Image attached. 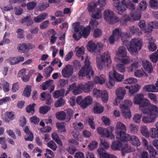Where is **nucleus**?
Here are the masks:
<instances>
[{"label":"nucleus","instance_id":"obj_49","mask_svg":"<svg viewBox=\"0 0 158 158\" xmlns=\"http://www.w3.org/2000/svg\"><path fill=\"white\" fill-rule=\"evenodd\" d=\"M35 106V104L33 103L32 105L30 104L27 106L26 108L27 112L28 113H31L33 114L35 111L34 108Z\"/></svg>","mask_w":158,"mask_h":158},{"label":"nucleus","instance_id":"obj_39","mask_svg":"<svg viewBox=\"0 0 158 158\" xmlns=\"http://www.w3.org/2000/svg\"><path fill=\"white\" fill-rule=\"evenodd\" d=\"M15 118L14 114L13 112L12 111L6 113V116L5 118V122L9 123L10 120H12Z\"/></svg>","mask_w":158,"mask_h":158},{"label":"nucleus","instance_id":"obj_46","mask_svg":"<svg viewBox=\"0 0 158 158\" xmlns=\"http://www.w3.org/2000/svg\"><path fill=\"white\" fill-rule=\"evenodd\" d=\"M50 109V107L49 106H43L40 107L39 112L41 114H44L47 113Z\"/></svg>","mask_w":158,"mask_h":158},{"label":"nucleus","instance_id":"obj_44","mask_svg":"<svg viewBox=\"0 0 158 158\" xmlns=\"http://www.w3.org/2000/svg\"><path fill=\"white\" fill-rule=\"evenodd\" d=\"M117 70L120 73L124 72L126 71V66L123 64L118 63L116 66Z\"/></svg>","mask_w":158,"mask_h":158},{"label":"nucleus","instance_id":"obj_56","mask_svg":"<svg viewBox=\"0 0 158 158\" xmlns=\"http://www.w3.org/2000/svg\"><path fill=\"white\" fill-rule=\"evenodd\" d=\"M151 130L152 131L151 137L154 138H158V129L157 128H152Z\"/></svg>","mask_w":158,"mask_h":158},{"label":"nucleus","instance_id":"obj_51","mask_svg":"<svg viewBox=\"0 0 158 158\" xmlns=\"http://www.w3.org/2000/svg\"><path fill=\"white\" fill-rule=\"evenodd\" d=\"M97 152L100 156V158H104L105 157L107 153L105 152V151L103 148H100L97 150Z\"/></svg>","mask_w":158,"mask_h":158},{"label":"nucleus","instance_id":"obj_58","mask_svg":"<svg viewBox=\"0 0 158 158\" xmlns=\"http://www.w3.org/2000/svg\"><path fill=\"white\" fill-rule=\"evenodd\" d=\"M98 23L96 20L91 19L89 23V25L93 29L96 28L98 25Z\"/></svg>","mask_w":158,"mask_h":158},{"label":"nucleus","instance_id":"obj_12","mask_svg":"<svg viewBox=\"0 0 158 158\" xmlns=\"http://www.w3.org/2000/svg\"><path fill=\"white\" fill-rule=\"evenodd\" d=\"M73 70V69L70 65H66L62 71V76L65 77H69L72 75Z\"/></svg>","mask_w":158,"mask_h":158},{"label":"nucleus","instance_id":"obj_48","mask_svg":"<svg viewBox=\"0 0 158 158\" xmlns=\"http://www.w3.org/2000/svg\"><path fill=\"white\" fill-rule=\"evenodd\" d=\"M66 120L67 121H69L71 119L73 113V110L70 109H68L66 111Z\"/></svg>","mask_w":158,"mask_h":158},{"label":"nucleus","instance_id":"obj_30","mask_svg":"<svg viewBox=\"0 0 158 158\" xmlns=\"http://www.w3.org/2000/svg\"><path fill=\"white\" fill-rule=\"evenodd\" d=\"M66 113L64 111L57 112L56 114V118L60 121L66 120Z\"/></svg>","mask_w":158,"mask_h":158},{"label":"nucleus","instance_id":"obj_1","mask_svg":"<svg viewBox=\"0 0 158 158\" xmlns=\"http://www.w3.org/2000/svg\"><path fill=\"white\" fill-rule=\"evenodd\" d=\"M140 110L147 115L156 118L158 116V107L154 105H150L149 101H146L140 106Z\"/></svg>","mask_w":158,"mask_h":158},{"label":"nucleus","instance_id":"obj_5","mask_svg":"<svg viewBox=\"0 0 158 158\" xmlns=\"http://www.w3.org/2000/svg\"><path fill=\"white\" fill-rule=\"evenodd\" d=\"M132 102L131 101L126 100L124 101L123 104L120 106L123 114L126 119H130L131 117V112L129 108L132 106Z\"/></svg>","mask_w":158,"mask_h":158},{"label":"nucleus","instance_id":"obj_29","mask_svg":"<svg viewBox=\"0 0 158 158\" xmlns=\"http://www.w3.org/2000/svg\"><path fill=\"white\" fill-rule=\"evenodd\" d=\"M127 50L125 47H120L118 49L117 55L121 57H125L127 56Z\"/></svg>","mask_w":158,"mask_h":158},{"label":"nucleus","instance_id":"obj_45","mask_svg":"<svg viewBox=\"0 0 158 158\" xmlns=\"http://www.w3.org/2000/svg\"><path fill=\"white\" fill-rule=\"evenodd\" d=\"M48 147L54 151H56L57 148L55 143L53 140H51L47 143Z\"/></svg>","mask_w":158,"mask_h":158},{"label":"nucleus","instance_id":"obj_6","mask_svg":"<svg viewBox=\"0 0 158 158\" xmlns=\"http://www.w3.org/2000/svg\"><path fill=\"white\" fill-rule=\"evenodd\" d=\"M104 19L108 23L113 24L117 23L118 17L115 15L114 13L110 10H106L104 12Z\"/></svg>","mask_w":158,"mask_h":158},{"label":"nucleus","instance_id":"obj_63","mask_svg":"<svg viewBox=\"0 0 158 158\" xmlns=\"http://www.w3.org/2000/svg\"><path fill=\"white\" fill-rule=\"evenodd\" d=\"M102 91L96 89H94L93 90V94L94 97L98 98L101 97Z\"/></svg>","mask_w":158,"mask_h":158},{"label":"nucleus","instance_id":"obj_16","mask_svg":"<svg viewBox=\"0 0 158 158\" xmlns=\"http://www.w3.org/2000/svg\"><path fill=\"white\" fill-rule=\"evenodd\" d=\"M40 96L42 98L41 99V100L43 101L46 99L45 103L47 105H50L53 102L52 99H51V94L48 93L43 92L41 93Z\"/></svg>","mask_w":158,"mask_h":158},{"label":"nucleus","instance_id":"obj_37","mask_svg":"<svg viewBox=\"0 0 158 158\" xmlns=\"http://www.w3.org/2000/svg\"><path fill=\"white\" fill-rule=\"evenodd\" d=\"M83 90L82 84L76 86V88L73 90V93L75 95L81 93Z\"/></svg>","mask_w":158,"mask_h":158},{"label":"nucleus","instance_id":"obj_35","mask_svg":"<svg viewBox=\"0 0 158 158\" xmlns=\"http://www.w3.org/2000/svg\"><path fill=\"white\" fill-rule=\"evenodd\" d=\"M85 48L83 47L81 48L76 47L75 49V51H76V55L78 57H83V55H84L85 52Z\"/></svg>","mask_w":158,"mask_h":158},{"label":"nucleus","instance_id":"obj_61","mask_svg":"<svg viewBox=\"0 0 158 158\" xmlns=\"http://www.w3.org/2000/svg\"><path fill=\"white\" fill-rule=\"evenodd\" d=\"M102 31L99 28H96L94 32V35L95 38L100 37L102 35Z\"/></svg>","mask_w":158,"mask_h":158},{"label":"nucleus","instance_id":"obj_59","mask_svg":"<svg viewBox=\"0 0 158 158\" xmlns=\"http://www.w3.org/2000/svg\"><path fill=\"white\" fill-rule=\"evenodd\" d=\"M98 143L96 141H93L90 143L88 145L89 148L91 150H94L95 148H96L98 146Z\"/></svg>","mask_w":158,"mask_h":158},{"label":"nucleus","instance_id":"obj_52","mask_svg":"<svg viewBox=\"0 0 158 158\" xmlns=\"http://www.w3.org/2000/svg\"><path fill=\"white\" fill-rule=\"evenodd\" d=\"M137 80L133 77H130L125 79L124 82L123 83L125 84H129L130 85L131 84H133L137 82Z\"/></svg>","mask_w":158,"mask_h":158},{"label":"nucleus","instance_id":"obj_43","mask_svg":"<svg viewBox=\"0 0 158 158\" xmlns=\"http://www.w3.org/2000/svg\"><path fill=\"white\" fill-rule=\"evenodd\" d=\"M65 101L62 98H59L55 102L54 106L56 107H61L64 104Z\"/></svg>","mask_w":158,"mask_h":158},{"label":"nucleus","instance_id":"obj_22","mask_svg":"<svg viewBox=\"0 0 158 158\" xmlns=\"http://www.w3.org/2000/svg\"><path fill=\"white\" fill-rule=\"evenodd\" d=\"M115 134L117 135L121 132L126 131V127L125 125L120 122H118L116 126Z\"/></svg>","mask_w":158,"mask_h":158},{"label":"nucleus","instance_id":"obj_60","mask_svg":"<svg viewBox=\"0 0 158 158\" xmlns=\"http://www.w3.org/2000/svg\"><path fill=\"white\" fill-rule=\"evenodd\" d=\"M73 37L76 40H78L82 37V33L81 31H79L78 32H75L73 33Z\"/></svg>","mask_w":158,"mask_h":158},{"label":"nucleus","instance_id":"obj_11","mask_svg":"<svg viewBox=\"0 0 158 158\" xmlns=\"http://www.w3.org/2000/svg\"><path fill=\"white\" fill-rule=\"evenodd\" d=\"M142 144L145 148H147L150 154L151 157H154L155 156L156 154L155 150L152 146L148 145V142L146 139L145 138L142 139Z\"/></svg>","mask_w":158,"mask_h":158},{"label":"nucleus","instance_id":"obj_15","mask_svg":"<svg viewBox=\"0 0 158 158\" xmlns=\"http://www.w3.org/2000/svg\"><path fill=\"white\" fill-rule=\"evenodd\" d=\"M116 138L120 140L122 142H127L129 141L130 139V136L127 133H126L125 131L123 132L116 135Z\"/></svg>","mask_w":158,"mask_h":158},{"label":"nucleus","instance_id":"obj_40","mask_svg":"<svg viewBox=\"0 0 158 158\" xmlns=\"http://www.w3.org/2000/svg\"><path fill=\"white\" fill-rule=\"evenodd\" d=\"M140 131L143 136L146 137H149L148 131L147 127L145 126H142L141 127Z\"/></svg>","mask_w":158,"mask_h":158},{"label":"nucleus","instance_id":"obj_50","mask_svg":"<svg viewBox=\"0 0 158 158\" xmlns=\"http://www.w3.org/2000/svg\"><path fill=\"white\" fill-rule=\"evenodd\" d=\"M37 3L33 1L28 3L26 6L27 9L29 10H31L34 9Z\"/></svg>","mask_w":158,"mask_h":158},{"label":"nucleus","instance_id":"obj_9","mask_svg":"<svg viewBox=\"0 0 158 158\" xmlns=\"http://www.w3.org/2000/svg\"><path fill=\"white\" fill-rule=\"evenodd\" d=\"M113 0L114 1L113 4V6L118 11L123 12L127 8L126 0H122L121 2L119 0Z\"/></svg>","mask_w":158,"mask_h":158},{"label":"nucleus","instance_id":"obj_4","mask_svg":"<svg viewBox=\"0 0 158 158\" xmlns=\"http://www.w3.org/2000/svg\"><path fill=\"white\" fill-rule=\"evenodd\" d=\"M97 6V4L94 2H90L88 5L87 9L90 14H91L92 17L98 19L101 17L102 13L101 10L98 8L95 10Z\"/></svg>","mask_w":158,"mask_h":158},{"label":"nucleus","instance_id":"obj_26","mask_svg":"<svg viewBox=\"0 0 158 158\" xmlns=\"http://www.w3.org/2000/svg\"><path fill=\"white\" fill-rule=\"evenodd\" d=\"M122 144L119 141H113L111 145V148L114 150H121Z\"/></svg>","mask_w":158,"mask_h":158},{"label":"nucleus","instance_id":"obj_32","mask_svg":"<svg viewBox=\"0 0 158 158\" xmlns=\"http://www.w3.org/2000/svg\"><path fill=\"white\" fill-rule=\"evenodd\" d=\"M129 141L133 145L135 146H138L140 145V143L138 138L135 136H130Z\"/></svg>","mask_w":158,"mask_h":158},{"label":"nucleus","instance_id":"obj_33","mask_svg":"<svg viewBox=\"0 0 158 158\" xmlns=\"http://www.w3.org/2000/svg\"><path fill=\"white\" fill-rule=\"evenodd\" d=\"M17 49L19 52L21 53H25L29 52V49L27 47V44L25 43L20 45Z\"/></svg>","mask_w":158,"mask_h":158},{"label":"nucleus","instance_id":"obj_55","mask_svg":"<svg viewBox=\"0 0 158 158\" xmlns=\"http://www.w3.org/2000/svg\"><path fill=\"white\" fill-rule=\"evenodd\" d=\"M149 5L151 7L154 9H158V2L156 0H150Z\"/></svg>","mask_w":158,"mask_h":158},{"label":"nucleus","instance_id":"obj_3","mask_svg":"<svg viewBox=\"0 0 158 158\" xmlns=\"http://www.w3.org/2000/svg\"><path fill=\"white\" fill-rule=\"evenodd\" d=\"M90 64L88 57H87L85 59L84 65L81 67L78 72V74L79 76H87V78L88 79H90L91 77H94V72L92 70Z\"/></svg>","mask_w":158,"mask_h":158},{"label":"nucleus","instance_id":"obj_7","mask_svg":"<svg viewBox=\"0 0 158 158\" xmlns=\"http://www.w3.org/2000/svg\"><path fill=\"white\" fill-rule=\"evenodd\" d=\"M92 101V98L90 96L86 97L84 99H82V97L79 96L76 99L77 103L84 109L87 106L91 104Z\"/></svg>","mask_w":158,"mask_h":158},{"label":"nucleus","instance_id":"obj_27","mask_svg":"<svg viewBox=\"0 0 158 158\" xmlns=\"http://www.w3.org/2000/svg\"><path fill=\"white\" fill-rule=\"evenodd\" d=\"M48 15L47 13H44L39 15L37 16L34 17V21L36 23H39L46 19Z\"/></svg>","mask_w":158,"mask_h":158},{"label":"nucleus","instance_id":"obj_64","mask_svg":"<svg viewBox=\"0 0 158 158\" xmlns=\"http://www.w3.org/2000/svg\"><path fill=\"white\" fill-rule=\"evenodd\" d=\"M148 26L152 28L158 29V22L156 21L150 22Z\"/></svg>","mask_w":158,"mask_h":158},{"label":"nucleus","instance_id":"obj_8","mask_svg":"<svg viewBox=\"0 0 158 158\" xmlns=\"http://www.w3.org/2000/svg\"><path fill=\"white\" fill-rule=\"evenodd\" d=\"M115 93L117 97L115 99L114 104L115 106H116L118 105L123 99L124 96L126 94V91L124 89L120 87L117 89Z\"/></svg>","mask_w":158,"mask_h":158},{"label":"nucleus","instance_id":"obj_25","mask_svg":"<svg viewBox=\"0 0 158 158\" xmlns=\"http://www.w3.org/2000/svg\"><path fill=\"white\" fill-rule=\"evenodd\" d=\"M104 110L103 107L99 103L96 102L94 105L93 111L95 114H101Z\"/></svg>","mask_w":158,"mask_h":158},{"label":"nucleus","instance_id":"obj_20","mask_svg":"<svg viewBox=\"0 0 158 158\" xmlns=\"http://www.w3.org/2000/svg\"><path fill=\"white\" fill-rule=\"evenodd\" d=\"M83 91L85 92H89L91 91L94 87V82L92 81H89L85 85L82 84Z\"/></svg>","mask_w":158,"mask_h":158},{"label":"nucleus","instance_id":"obj_13","mask_svg":"<svg viewBox=\"0 0 158 158\" xmlns=\"http://www.w3.org/2000/svg\"><path fill=\"white\" fill-rule=\"evenodd\" d=\"M143 94H138L135 96L134 99V102L135 104H139V109L140 110V106L143 103L146 102V101H149L148 100L143 98Z\"/></svg>","mask_w":158,"mask_h":158},{"label":"nucleus","instance_id":"obj_47","mask_svg":"<svg viewBox=\"0 0 158 158\" xmlns=\"http://www.w3.org/2000/svg\"><path fill=\"white\" fill-rule=\"evenodd\" d=\"M101 97L102 101L104 102H106L108 100V93L107 91L104 90L102 92Z\"/></svg>","mask_w":158,"mask_h":158},{"label":"nucleus","instance_id":"obj_18","mask_svg":"<svg viewBox=\"0 0 158 158\" xmlns=\"http://www.w3.org/2000/svg\"><path fill=\"white\" fill-rule=\"evenodd\" d=\"M142 65L146 72L148 73H151L153 71V67L151 64L148 60L142 61Z\"/></svg>","mask_w":158,"mask_h":158},{"label":"nucleus","instance_id":"obj_2","mask_svg":"<svg viewBox=\"0 0 158 158\" xmlns=\"http://www.w3.org/2000/svg\"><path fill=\"white\" fill-rule=\"evenodd\" d=\"M129 43L127 40H125L123 41V44L126 46L128 51L131 54H134L141 48L142 43L138 39H132L130 43L129 46Z\"/></svg>","mask_w":158,"mask_h":158},{"label":"nucleus","instance_id":"obj_54","mask_svg":"<svg viewBox=\"0 0 158 158\" xmlns=\"http://www.w3.org/2000/svg\"><path fill=\"white\" fill-rule=\"evenodd\" d=\"M16 33L17 34V37L19 39H22L24 37V31L23 29L19 28L17 29Z\"/></svg>","mask_w":158,"mask_h":158},{"label":"nucleus","instance_id":"obj_53","mask_svg":"<svg viewBox=\"0 0 158 158\" xmlns=\"http://www.w3.org/2000/svg\"><path fill=\"white\" fill-rule=\"evenodd\" d=\"M31 86L30 85H27L24 90V95L27 97H29L31 95Z\"/></svg>","mask_w":158,"mask_h":158},{"label":"nucleus","instance_id":"obj_31","mask_svg":"<svg viewBox=\"0 0 158 158\" xmlns=\"http://www.w3.org/2000/svg\"><path fill=\"white\" fill-rule=\"evenodd\" d=\"M121 151L122 155L124 156L125 153L132 152L133 150V149H131L130 146L127 144H126L123 147H122Z\"/></svg>","mask_w":158,"mask_h":158},{"label":"nucleus","instance_id":"obj_24","mask_svg":"<svg viewBox=\"0 0 158 158\" xmlns=\"http://www.w3.org/2000/svg\"><path fill=\"white\" fill-rule=\"evenodd\" d=\"M131 16L132 18L135 21L139 20L141 16V11L139 9H137L134 13L131 11Z\"/></svg>","mask_w":158,"mask_h":158},{"label":"nucleus","instance_id":"obj_62","mask_svg":"<svg viewBox=\"0 0 158 158\" xmlns=\"http://www.w3.org/2000/svg\"><path fill=\"white\" fill-rule=\"evenodd\" d=\"M80 25V23L79 22H76L73 24V26L74 32H78L79 31Z\"/></svg>","mask_w":158,"mask_h":158},{"label":"nucleus","instance_id":"obj_21","mask_svg":"<svg viewBox=\"0 0 158 158\" xmlns=\"http://www.w3.org/2000/svg\"><path fill=\"white\" fill-rule=\"evenodd\" d=\"M97 130L98 133L100 135L105 136L107 138L110 136V132L107 129L99 127L97 128Z\"/></svg>","mask_w":158,"mask_h":158},{"label":"nucleus","instance_id":"obj_17","mask_svg":"<svg viewBox=\"0 0 158 158\" xmlns=\"http://www.w3.org/2000/svg\"><path fill=\"white\" fill-rule=\"evenodd\" d=\"M109 76L111 77H113L117 82H120L123 79V76L119 74L115 71H110L109 72Z\"/></svg>","mask_w":158,"mask_h":158},{"label":"nucleus","instance_id":"obj_23","mask_svg":"<svg viewBox=\"0 0 158 158\" xmlns=\"http://www.w3.org/2000/svg\"><path fill=\"white\" fill-rule=\"evenodd\" d=\"M125 88L129 89V92L130 94L132 95L134 93L137 92L139 89V86L138 84L134 85H127L125 86Z\"/></svg>","mask_w":158,"mask_h":158},{"label":"nucleus","instance_id":"obj_41","mask_svg":"<svg viewBox=\"0 0 158 158\" xmlns=\"http://www.w3.org/2000/svg\"><path fill=\"white\" fill-rule=\"evenodd\" d=\"M53 81L49 80L43 83L42 85V89L43 90H46L49 87L52 85V82Z\"/></svg>","mask_w":158,"mask_h":158},{"label":"nucleus","instance_id":"obj_14","mask_svg":"<svg viewBox=\"0 0 158 158\" xmlns=\"http://www.w3.org/2000/svg\"><path fill=\"white\" fill-rule=\"evenodd\" d=\"M101 59L103 63H106L107 66L108 67H109L111 63L109 52H106L104 53L101 57Z\"/></svg>","mask_w":158,"mask_h":158},{"label":"nucleus","instance_id":"obj_28","mask_svg":"<svg viewBox=\"0 0 158 158\" xmlns=\"http://www.w3.org/2000/svg\"><path fill=\"white\" fill-rule=\"evenodd\" d=\"M118 22H120L121 25L125 26L127 24L128 21H131V19L130 17L127 16H123L121 18H118Z\"/></svg>","mask_w":158,"mask_h":158},{"label":"nucleus","instance_id":"obj_42","mask_svg":"<svg viewBox=\"0 0 158 158\" xmlns=\"http://www.w3.org/2000/svg\"><path fill=\"white\" fill-rule=\"evenodd\" d=\"M121 32L118 28H116L113 31L112 35L117 40H118L121 37Z\"/></svg>","mask_w":158,"mask_h":158},{"label":"nucleus","instance_id":"obj_34","mask_svg":"<svg viewBox=\"0 0 158 158\" xmlns=\"http://www.w3.org/2000/svg\"><path fill=\"white\" fill-rule=\"evenodd\" d=\"M91 28L90 26H88L85 27L83 30L82 36L83 38H86L89 35L90 32Z\"/></svg>","mask_w":158,"mask_h":158},{"label":"nucleus","instance_id":"obj_36","mask_svg":"<svg viewBox=\"0 0 158 158\" xmlns=\"http://www.w3.org/2000/svg\"><path fill=\"white\" fill-rule=\"evenodd\" d=\"M150 59L154 63H156L158 60V49L154 53L150 55Z\"/></svg>","mask_w":158,"mask_h":158},{"label":"nucleus","instance_id":"obj_38","mask_svg":"<svg viewBox=\"0 0 158 158\" xmlns=\"http://www.w3.org/2000/svg\"><path fill=\"white\" fill-rule=\"evenodd\" d=\"M155 118H153L152 116L148 115V116H143L142 118V121L143 123H146L153 122Z\"/></svg>","mask_w":158,"mask_h":158},{"label":"nucleus","instance_id":"obj_57","mask_svg":"<svg viewBox=\"0 0 158 158\" xmlns=\"http://www.w3.org/2000/svg\"><path fill=\"white\" fill-rule=\"evenodd\" d=\"M138 7L140 8V11L144 10L147 7L146 2L144 0L141 1L139 3Z\"/></svg>","mask_w":158,"mask_h":158},{"label":"nucleus","instance_id":"obj_19","mask_svg":"<svg viewBox=\"0 0 158 158\" xmlns=\"http://www.w3.org/2000/svg\"><path fill=\"white\" fill-rule=\"evenodd\" d=\"M26 70L25 69H22L20 70L18 74V77H22L23 80L24 82L28 81L30 78V76L26 74Z\"/></svg>","mask_w":158,"mask_h":158},{"label":"nucleus","instance_id":"obj_10","mask_svg":"<svg viewBox=\"0 0 158 158\" xmlns=\"http://www.w3.org/2000/svg\"><path fill=\"white\" fill-rule=\"evenodd\" d=\"M103 45L101 43H98L97 45L92 41H89L87 44V49L89 52H92L98 51L100 53V50L101 49Z\"/></svg>","mask_w":158,"mask_h":158}]
</instances>
